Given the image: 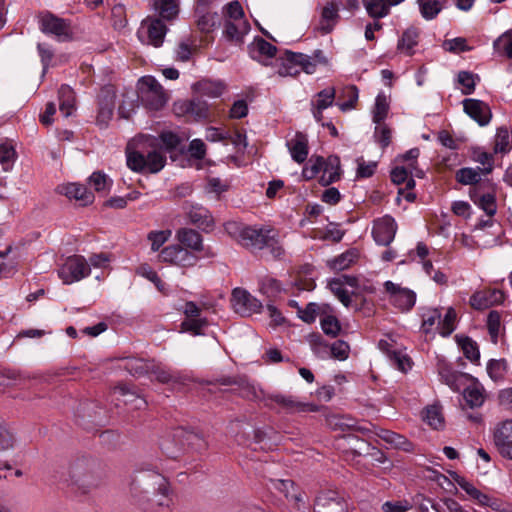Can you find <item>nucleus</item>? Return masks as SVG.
I'll list each match as a JSON object with an SVG mask.
<instances>
[{
	"label": "nucleus",
	"instance_id": "obj_1",
	"mask_svg": "<svg viewBox=\"0 0 512 512\" xmlns=\"http://www.w3.org/2000/svg\"><path fill=\"white\" fill-rule=\"evenodd\" d=\"M130 494L140 505L147 503L169 507V486L166 478L151 469L137 470L130 482Z\"/></svg>",
	"mask_w": 512,
	"mask_h": 512
},
{
	"label": "nucleus",
	"instance_id": "obj_2",
	"mask_svg": "<svg viewBox=\"0 0 512 512\" xmlns=\"http://www.w3.org/2000/svg\"><path fill=\"white\" fill-rule=\"evenodd\" d=\"M69 477L73 485L87 493L98 487L101 482L100 464L91 457L78 458L70 465Z\"/></svg>",
	"mask_w": 512,
	"mask_h": 512
},
{
	"label": "nucleus",
	"instance_id": "obj_3",
	"mask_svg": "<svg viewBox=\"0 0 512 512\" xmlns=\"http://www.w3.org/2000/svg\"><path fill=\"white\" fill-rule=\"evenodd\" d=\"M227 232L237 237L239 242L252 251L265 248V241L272 230L255 229L248 226H241L236 222H229L225 226Z\"/></svg>",
	"mask_w": 512,
	"mask_h": 512
},
{
	"label": "nucleus",
	"instance_id": "obj_4",
	"mask_svg": "<svg viewBox=\"0 0 512 512\" xmlns=\"http://www.w3.org/2000/svg\"><path fill=\"white\" fill-rule=\"evenodd\" d=\"M138 96L146 108L155 111L163 108L168 100L163 87L152 76L141 78Z\"/></svg>",
	"mask_w": 512,
	"mask_h": 512
},
{
	"label": "nucleus",
	"instance_id": "obj_5",
	"mask_svg": "<svg viewBox=\"0 0 512 512\" xmlns=\"http://www.w3.org/2000/svg\"><path fill=\"white\" fill-rule=\"evenodd\" d=\"M165 163L166 157L156 150L149 151L147 155L139 151L127 153V166L135 172L158 173L163 169Z\"/></svg>",
	"mask_w": 512,
	"mask_h": 512
},
{
	"label": "nucleus",
	"instance_id": "obj_6",
	"mask_svg": "<svg viewBox=\"0 0 512 512\" xmlns=\"http://www.w3.org/2000/svg\"><path fill=\"white\" fill-rule=\"evenodd\" d=\"M91 272L87 260L80 255L68 257L58 270L64 284H71L87 277Z\"/></svg>",
	"mask_w": 512,
	"mask_h": 512
},
{
	"label": "nucleus",
	"instance_id": "obj_7",
	"mask_svg": "<svg viewBox=\"0 0 512 512\" xmlns=\"http://www.w3.org/2000/svg\"><path fill=\"white\" fill-rule=\"evenodd\" d=\"M158 258L161 262L173 264L179 267H193L199 261V257L192 251L178 244L169 245L163 248Z\"/></svg>",
	"mask_w": 512,
	"mask_h": 512
},
{
	"label": "nucleus",
	"instance_id": "obj_8",
	"mask_svg": "<svg viewBox=\"0 0 512 512\" xmlns=\"http://www.w3.org/2000/svg\"><path fill=\"white\" fill-rule=\"evenodd\" d=\"M470 197L488 216L496 213L495 186L489 180L470 189Z\"/></svg>",
	"mask_w": 512,
	"mask_h": 512
},
{
	"label": "nucleus",
	"instance_id": "obj_9",
	"mask_svg": "<svg viewBox=\"0 0 512 512\" xmlns=\"http://www.w3.org/2000/svg\"><path fill=\"white\" fill-rule=\"evenodd\" d=\"M231 302L235 312L242 316L258 313L263 307L262 303L257 298L241 288H235L233 290Z\"/></svg>",
	"mask_w": 512,
	"mask_h": 512
},
{
	"label": "nucleus",
	"instance_id": "obj_10",
	"mask_svg": "<svg viewBox=\"0 0 512 512\" xmlns=\"http://www.w3.org/2000/svg\"><path fill=\"white\" fill-rule=\"evenodd\" d=\"M40 29L45 34H52L59 40H67L71 37L70 24L51 13L43 14L40 18Z\"/></svg>",
	"mask_w": 512,
	"mask_h": 512
},
{
	"label": "nucleus",
	"instance_id": "obj_11",
	"mask_svg": "<svg viewBox=\"0 0 512 512\" xmlns=\"http://www.w3.org/2000/svg\"><path fill=\"white\" fill-rule=\"evenodd\" d=\"M384 287L390 294L392 304L401 311H409L415 305L416 294L412 290L402 288L392 281H386Z\"/></svg>",
	"mask_w": 512,
	"mask_h": 512
},
{
	"label": "nucleus",
	"instance_id": "obj_12",
	"mask_svg": "<svg viewBox=\"0 0 512 512\" xmlns=\"http://www.w3.org/2000/svg\"><path fill=\"white\" fill-rule=\"evenodd\" d=\"M348 504L335 491H327L317 496L313 512H347Z\"/></svg>",
	"mask_w": 512,
	"mask_h": 512
},
{
	"label": "nucleus",
	"instance_id": "obj_13",
	"mask_svg": "<svg viewBox=\"0 0 512 512\" xmlns=\"http://www.w3.org/2000/svg\"><path fill=\"white\" fill-rule=\"evenodd\" d=\"M397 224L391 216H384L374 222L372 235L377 244L388 246L395 237Z\"/></svg>",
	"mask_w": 512,
	"mask_h": 512
},
{
	"label": "nucleus",
	"instance_id": "obj_14",
	"mask_svg": "<svg viewBox=\"0 0 512 512\" xmlns=\"http://www.w3.org/2000/svg\"><path fill=\"white\" fill-rule=\"evenodd\" d=\"M494 442L503 457L512 460V420L498 424L494 432Z\"/></svg>",
	"mask_w": 512,
	"mask_h": 512
},
{
	"label": "nucleus",
	"instance_id": "obj_15",
	"mask_svg": "<svg viewBox=\"0 0 512 512\" xmlns=\"http://www.w3.org/2000/svg\"><path fill=\"white\" fill-rule=\"evenodd\" d=\"M183 209L193 225L203 230L211 229L214 226L213 217L205 207L186 201L183 204Z\"/></svg>",
	"mask_w": 512,
	"mask_h": 512
},
{
	"label": "nucleus",
	"instance_id": "obj_16",
	"mask_svg": "<svg viewBox=\"0 0 512 512\" xmlns=\"http://www.w3.org/2000/svg\"><path fill=\"white\" fill-rule=\"evenodd\" d=\"M505 295L499 289H484L475 292L470 298V305L476 310L488 309L503 303Z\"/></svg>",
	"mask_w": 512,
	"mask_h": 512
},
{
	"label": "nucleus",
	"instance_id": "obj_17",
	"mask_svg": "<svg viewBox=\"0 0 512 512\" xmlns=\"http://www.w3.org/2000/svg\"><path fill=\"white\" fill-rule=\"evenodd\" d=\"M463 108L465 113L480 126H485L490 122L492 114L489 106L485 102L472 98L465 99L463 100Z\"/></svg>",
	"mask_w": 512,
	"mask_h": 512
},
{
	"label": "nucleus",
	"instance_id": "obj_18",
	"mask_svg": "<svg viewBox=\"0 0 512 512\" xmlns=\"http://www.w3.org/2000/svg\"><path fill=\"white\" fill-rule=\"evenodd\" d=\"M142 28L146 29L148 44L156 48L162 46L168 29L160 18L147 17L142 22Z\"/></svg>",
	"mask_w": 512,
	"mask_h": 512
},
{
	"label": "nucleus",
	"instance_id": "obj_19",
	"mask_svg": "<svg viewBox=\"0 0 512 512\" xmlns=\"http://www.w3.org/2000/svg\"><path fill=\"white\" fill-rule=\"evenodd\" d=\"M98 106L96 122L101 128H106L113 116L115 94L109 90L102 91L99 95Z\"/></svg>",
	"mask_w": 512,
	"mask_h": 512
},
{
	"label": "nucleus",
	"instance_id": "obj_20",
	"mask_svg": "<svg viewBox=\"0 0 512 512\" xmlns=\"http://www.w3.org/2000/svg\"><path fill=\"white\" fill-rule=\"evenodd\" d=\"M175 238L184 248L196 252L204 250L203 238L200 233L191 228H180L176 231Z\"/></svg>",
	"mask_w": 512,
	"mask_h": 512
},
{
	"label": "nucleus",
	"instance_id": "obj_21",
	"mask_svg": "<svg viewBox=\"0 0 512 512\" xmlns=\"http://www.w3.org/2000/svg\"><path fill=\"white\" fill-rule=\"evenodd\" d=\"M174 110L177 115H191L198 119L208 116V105L200 98L176 103Z\"/></svg>",
	"mask_w": 512,
	"mask_h": 512
},
{
	"label": "nucleus",
	"instance_id": "obj_22",
	"mask_svg": "<svg viewBox=\"0 0 512 512\" xmlns=\"http://www.w3.org/2000/svg\"><path fill=\"white\" fill-rule=\"evenodd\" d=\"M468 379L471 381V384L463 391L465 403L471 409L481 407L486 398L485 390L476 378L468 376Z\"/></svg>",
	"mask_w": 512,
	"mask_h": 512
},
{
	"label": "nucleus",
	"instance_id": "obj_23",
	"mask_svg": "<svg viewBox=\"0 0 512 512\" xmlns=\"http://www.w3.org/2000/svg\"><path fill=\"white\" fill-rule=\"evenodd\" d=\"M322 170L323 174L319 180L322 186H328L338 181L341 177L340 158L336 155H330L326 159L324 158V167Z\"/></svg>",
	"mask_w": 512,
	"mask_h": 512
},
{
	"label": "nucleus",
	"instance_id": "obj_24",
	"mask_svg": "<svg viewBox=\"0 0 512 512\" xmlns=\"http://www.w3.org/2000/svg\"><path fill=\"white\" fill-rule=\"evenodd\" d=\"M404 0H363L367 14L374 19L387 16L392 6L398 5Z\"/></svg>",
	"mask_w": 512,
	"mask_h": 512
},
{
	"label": "nucleus",
	"instance_id": "obj_25",
	"mask_svg": "<svg viewBox=\"0 0 512 512\" xmlns=\"http://www.w3.org/2000/svg\"><path fill=\"white\" fill-rule=\"evenodd\" d=\"M267 400L277 404L288 414L300 412L306 406L304 402L298 401L296 397L292 395H285L281 393H271L267 395Z\"/></svg>",
	"mask_w": 512,
	"mask_h": 512
},
{
	"label": "nucleus",
	"instance_id": "obj_26",
	"mask_svg": "<svg viewBox=\"0 0 512 512\" xmlns=\"http://www.w3.org/2000/svg\"><path fill=\"white\" fill-rule=\"evenodd\" d=\"M61 193L69 199H75L86 206L94 201V194L90 192L84 185L70 183L61 187Z\"/></svg>",
	"mask_w": 512,
	"mask_h": 512
},
{
	"label": "nucleus",
	"instance_id": "obj_27",
	"mask_svg": "<svg viewBox=\"0 0 512 512\" xmlns=\"http://www.w3.org/2000/svg\"><path fill=\"white\" fill-rule=\"evenodd\" d=\"M287 145L291 157L295 162L299 164L305 162L308 156V139L305 134L297 132L295 137L289 141Z\"/></svg>",
	"mask_w": 512,
	"mask_h": 512
},
{
	"label": "nucleus",
	"instance_id": "obj_28",
	"mask_svg": "<svg viewBox=\"0 0 512 512\" xmlns=\"http://www.w3.org/2000/svg\"><path fill=\"white\" fill-rule=\"evenodd\" d=\"M250 30V25L247 21H231L225 20L224 35L228 40L240 43L243 37Z\"/></svg>",
	"mask_w": 512,
	"mask_h": 512
},
{
	"label": "nucleus",
	"instance_id": "obj_29",
	"mask_svg": "<svg viewBox=\"0 0 512 512\" xmlns=\"http://www.w3.org/2000/svg\"><path fill=\"white\" fill-rule=\"evenodd\" d=\"M276 52L277 48L263 38H256L249 48L250 56L259 62L262 61V57H274Z\"/></svg>",
	"mask_w": 512,
	"mask_h": 512
},
{
	"label": "nucleus",
	"instance_id": "obj_30",
	"mask_svg": "<svg viewBox=\"0 0 512 512\" xmlns=\"http://www.w3.org/2000/svg\"><path fill=\"white\" fill-rule=\"evenodd\" d=\"M339 5L335 0H331L323 9L321 13V30L323 33H330L333 29L334 23L338 20Z\"/></svg>",
	"mask_w": 512,
	"mask_h": 512
},
{
	"label": "nucleus",
	"instance_id": "obj_31",
	"mask_svg": "<svg viewBox=\"0 0 512 512\" xmlns=\"http://www.w3.org/2000/svg\"><path fill=\"white\" fill-rule=\"evenodd\" d=\"M154 8L158 12L161 20H173L178 16L179 13V1L178 0H155Z\"/></svg>",
	"mask_w": 512,
	"mask_h": 512
},
{
	"label": "nucleus",
	"instance_id": "obj_32",
	"mask_svg": "<svg viewBox=\"0 0 512 512\" xmlns=\"http://www.w3.org/2000/svg\"><path fill=\"white\" fill-rule=\"evenodd\" d=\"M58 96L60 112L64 117H69L75 110V96L73 90L67 85H62L58 91Z\"/></svg>",
	"mask_w": 512,
	"mask_h": 512
},
{
	"label": "nucleus",
	"instance_id": "obj_33",
	"mask_svg": "<svg viewBox=\"0 0 512 512\" xmlns=\"http://www.w3.org/2000/svg\"><path fill=\"white\" fill-rule=\"evenodd\" d=\"M438 370L441 380L454 391H457L460 388L458 384L460 378H468L469 376L468 374L460 373L458 371L453 370V368L447 364H441Z\"/></svg>",
	"mask_w": 512,
	"mask_h": 512
},
{
	"label": "nucleus",
	"instance_id": "obj_34",
	"mask_svg": "<svg viewBox=\"0 0 512 512\" xmlns=\"http://www.w3.org/2000/svg\"><path fill=\"white\" fill-rule=\"evenodd\" d=\"M274 489L283 493L286 499L290 501L299 502L301 500L300 493L298 492L294 482L290 479H274L271 480Z\"/></svg>",
	"mask_w": 512,
	"mask_h": 512
},
{
	"label": "nucleus",
	"instance_id": "obj_35",
	"mask_svg": "<svg viewBox=\"0 0 512 512\" xmlns=\"http://www.w3.org/2000/svg\"><path fill=\"white\" fill-rule=\"evenodd\" d=\"M284 55H286L288 62L298 64L307 74L314 73L318 66L309 55L303 53H294L287 50Z\"/></svg>",
	"mask_w": 512,
	"mask_h": 512
},
{
	"label": "nucleus",
	"instance_id": "obj_36",
	"mask_svg": "<svg viewBox=\"0 0 512 512\" xmlns=\"http://www.w3.org/2000/svg\"><path fill=\"white\" fill-rule=\"evenodd\" d=\"M139 96L134 91H127L122 95V101L118 108L120 117L129 119L138 106Z\"/></svg>",
	"mask_w": 512,
	"mask_h": 512
},
{
	"label": "nucleus",
	"instance_id": "obj_37",
	"mask_svg": "<svg viewBox=\"0 0 512 512\" xmlns=\"http://www.w3.org/2000/svg\"><path fill=\"white\" fill-rule=\"evenodd\" d=\"M482 173L476 168H461L456 172V180L463 185L479 186L485 181H481Z\"/></svg>",
	"mask_w": 512,
	"mask_h": 512
},
{
	"label": "nucleus",
	"instance_id": "obj_38",
	"mask_svg": "<svg viewBox=\"0 0 512 512\" xmlns=\"http://www.w3.org/2000/svg\"><path fill=\"white\" fill-rule=\"evenodd\" d=\"M124 368L133 376L140 377L150 373L151 368H153V362L145 361L140 358H128Z\"/></svg>",
	"mask_w": 512,
	"mask_h": 512
},
{
	"label": "nucleus",
	"instance_id": "obj_39",
	"mask_svg": "<svg viewBox=\"0 0 512 512\" xmlns=\"http://www.w3.org/2000/svg\"><path fill=\"white\" fill-rule=\"evenodd\" d=\"M493 47L499 55L512 59V29L500 35L494 41Z\"/></svg>",
	"mask_w": 512,
	"mask_h": 512
},
{
	"label": "nucleus",
	"instance_id": "obj_40",
	"mask_svg": "<svg viewBox=\"0 0 512 512\" xmlns=\"http://www.w3.org/2000/svg\"><path fill=\"white\" fill-rule=\"evenodd\" d=\"M174 436L185 441L187 445L191 446L195 450H203L206 448L204 439L198 433L179 429L176 431Z\"/></svg>",
	"mask_w": 512,
	"mask_h": 512
},
{
	"label": "nucleus",
	"instance_id": "obj_41",
	"mask_svg": "<svg viewBox=\"0 0 512 512\" xmlns=\"http://www.w3.org/2000/svg\"><path fill=\"white\" fill-rule=\"evenodd\" d=\"M150 373L155 375V378L158 382L167 384V383H181V377L174 372L166 369L165 367L155 364L153 362V368H151Z\"/></svg>",
	"mask_w": 512,
	"mask_h": 512
},
{
	"label": "nucleus",
	"instance_id": "obj_42",
	"mask_svg": "<svg viewBox=\"0 0 512 512\" xmlns=\"http://www.w3.org/2000/svg\"><path fill=\"white\" fill-rule=\"evenodd\" d=\"M220 385L229 386V385H238L242 390V396L246 398L255 397V389L249 383L241 378L235 377H221L217 380Z\"/></svg>",
	"mask_w": 512,
	"mask_h": 512
},
{
	"label": "nucleus",
	"instance_id": "obj_43",
	"mask_svg": "<svg viewBox=\"0 0 512 512\" xmlns=\"http://www.w3.org/2000/svg\"><path fill=\"white\" fill-rule=\"evenodd\" d=\"M358 258V251L351 249L330 261V266L335 270H344L351 266Z\"/></svg>",
	"mask_w": 512,
	"mask_h": 512
},
{
	"label": "nucleus",
	"instance_id": "obj_44",
	"mask_svg": "<svg viewBox=\"0 0 512 512\" xmlns=\"http://www.w3.org/2000/svg\"><path fill=\"white\" fill-rule=\"evenodd\" d=\"M389 111V103L384 93L377 95L373 109V122L380 124L387 117Z\"/></svg>",
	"mask_w": 512,
	"mask_h": 512
},
{
	"label": "nucleus",
	"instance_id": "obj_45",
	"mask_svg": "<svg viewBox=\"0 0 512 512\" xmlns=\"http://www.w3.org/2000/svg\"><path fill=\"white\" fill-rule=\"evenodd\" d=\"M424 420L434 429H442L444 427V417L441 407L437 405L428 406L425 410Z\"/></svg>",
	"mask_w": 512,
	"mask_h": 512
},
{
	"label": "nucleus",
	"instance_id": "obj_46",
	"mask_svg": "<svg viewBox=\"0 0 512 512\" xmlns=\"http://www.w3.org/2000/svg\"><path fill=\"white\" fill-rule=\"evenodd\" d=\"M418 31L414 28L407 29L398 42V49L411 55L412 49L418 43Z\"/></svg>",
	"mask_w": 512,
	"mask_h": 512
},
{
	"label": "nucleus",
	"instance_id": "obj_47",
	"mask_svg": "<svg viewBox=\"0 0 512 512\" xmlns=\"http://www.w3.org/2000/svg\"><path fill=\"white\" fill-rule=\"evenodd\" d=\"M459 345L463 350V354L467 359L472 362H477L480 359V352L476 342L469 337L456 336Z\"/></svg>",
	"mask_w": 512,
	"mask_h": 512
},
{
	"label": "nucleus",
	"instance_id": "obj_48",
	"mask_svg": "<svg viewBox=\"0 0 512 512\" xmlns=\"http://www.w3.org/2000/svg\"><path fill=\"white\" fill-rule=\"evenodd\" d=\"M324 167V158L322 156H311L308 163L302 170V177L305 180L313 179Z\"/></svg>",
	"mask_w": 512,
	"mask_h": 512
},
{
	"label": "nucleus",
	"instance_id": "obj_49",
	"mask_svg": "<svg viewBox=\"0 0 512 512\" xmlns=\"http://www.w3.org/2000/svg\"><path fill=\"white\" fill-rule=\"evenodd\" d=\"M329 288L345 307L351 305V298L348 291L344 288V282L341 278L332 279L329 282Z\"/></svg>",
	"mask_w": 512,
	"mask_h": 512
},
{
	"label": "nucleus",
	"instance_id": "obj_50",
	"mask_svg": "<svg viewBox=\"0 0 512 512\" xmlns=\"http://www.w3.org/2000/svg\"><path fill=\"white\" fill-rule=\"evenodd\" d=\"M307 341L318 357L326 358L329 356L328 345L324 342L321 334L311 333L307 336Z\"/></svg>",
	"mask_w": 512,
	"mask_h": 512
},
{
	"label": "nucleus",
	"instance_id": "obj_51",
	"mask_svg": "<svg viewBox=\"0 0 512 512\" xmlns=\"http://www.w3.org/2000/svg\"><path fill=\"white\" fill-rule=\"evenodd\" d=\"M456 316V311L450 307L447 310L444 319L438 322L437 329L442 336H449L455 330L454 322L456 320Z\"/></svg>",
	"mask_w": 512,
	"mask_h": 512
},
{
	"label": "nucleus",
	"instance_id": "obj_52",
	"mask_svg": "<svg viewBox=\"0 0 512 512\" xmlns=\"http://www.w3.org/2000/svg\"><path fill=\"white\" fill-rule=\"evenodd\" d=\"M281 290V284L275 278L264 277L260 281V291L269 298L276 297Z\"/></svg>",
	"mask_w": 512,
	"mask_h": 512
},
{
	"label": "nucleus",
	"instance_id": "obj_53",
	"mask_svg": "<svg viewBox=\"0 0 512 512\" xmlns=\"http://www.w3.org/2000/svg\"><path fill=\"white\" fill-rule=\"evenodd\" d=\"M422 16L427 19L435 18L441 11V5L437 0H418Z\"/></svg>",
	"mask_w": 512,
	"mask_h": 512
},
{
	"label": "nucleus",
	"instance_id": "obj_54",
	"mask_svg": "<svg viewBox=\"0 0 512 512\" xmlns=\"http://www.w3.org/2000/svg\"><path fill=\"white\" fill-rule=\"evenodd\" d=\"M458 485L461 489H463L470 497L477 500L480 504H487L488 497L483 494L480 490H478L472 483L467 481L464 478H460L457 480Z\"/></svg>",
	"mask_w": 512,
	"mask_h": 512
},
{
	"label": "nucleus",
	"instance_id": "obj_55",
	"mask_svg": "<svg viewBox=\"0 0 512 512\" xmlns=\"http://www.w3.org/2000/svg\"><path fill=\"white\" fill-rule=\"evenodd\" d=\"M501 326V315L498 311L492 310L487 317V328L493 343H497Z\"/></svg>",
	"mask_w": 512,
	"mask_h": 512
},
{
	"label": "nucleus",
	"instance_id": "obj_56",
	"mask_svg": "<svg viewBox=\"0 0 512 512\" xmlns=\"http://www.w3.org/2000/svg\"><path fill=\"white\" fill-rule=\"evenodd\" d=\"M320 324L323 332L327 336L333 338L336 337L341 330V326L338 319L333 315H326L323 318H321Z\"/></svg>",
	"mask_w": 512,
	"mask_h": 512
},
{
	"label": "nucleus",
	"instance_id": "obj_57",
	"mask_svg": "<svg viewBox=\"0 0 512 512\" xmlns=\"http://www.w3.org/2000/svg\"><path fill=\"white\" fill-rule=\"evenodd\" d=\"M199 89L203 95L219 97L223 93L225 86L221 82L204 80L199 83Z\"/></svg>",
	"mask_w": 512,
	"mask_h": 512
},
{
	"label": "nucleus",
	"instance_id": "obj_58",
	"mask_svg": "<svg viewBox=\"0 0 512 512\" xmlns=\"http://www.w3.org/2000/svg\"><path fill=\"white\" fill-rule=\"evenodd\" d=\"M170 230L151 231L147 239L151 242L152 251H158L170 238Z\"/></svg>",
	"mask_w": 512,
	"mask_h": 512
},
{
	"label": "nucleus",
	"instance_id": "obj_59",
	"mask_svg": "<svg viewBox=\"0 0 512 512\" xmlns=\"http://www.w3.org/2000/svg\"><path fill=\"white\" fill-rule=\"evenodd\" d=\"M208 324L205 318H189L181 323L182 331L191 332L194 335L202 334V329Z\"/></svg>",
	"mask_w": 512,
	"mask_h": 512
},
{
	"label": "nucleus",
	"instance_id": "obj_60",
	"mask_svg": "<svg viewBox=\"0 0 512 512\" xmlns=\"http://www.w3.org/2000/svg\"><path fill=\"white\" fill-rule=\"evenodd\" d=\"M89 183L95 191L103 192L110 187L112 181L107 177L106 174L100 171H96L89 177Z\"/></svg>",
	"mask_w": 512,
	"mask_h": 512
},
{
	"label": "nucleus",
	"instance_id": "obj_61",
	"mask_svg": "<svg viewBox=\"0 0 512 512\" xmlns=\"http://www.w3.org/2000/svg\"><path fill=\"white\" fill-rule=\"evenodd\" d=\"M219 24L220 16L217 13H206L197 22L198 28L203 32H210Z\"/></svg>",
	"mask_w": 512,
	"mask_h": 512
},
{
	"label": "nucleus",
	"instance_id": "obj_62",
	"mask_svg": "<svg viewBox=\"0 0 512 512\" xmlns=\"http://www.w3.org/2000/svg\"><path fill=\"white\" fill-rule=\"evenodd\" d=\"M475 78L479 79L477 75H474L468 71H461L458 74V82L463 86L462 93L469 95L475 90Z\"/></svg>",
	"mask_w": 512,
	"mask_h": 512
},
{
	"label": "nucleus",
	"instance_id": "obj_63",
	"mask_svg": "<svg viewBox=\"0 0 512 512\" xmlns=\"http://www.w3.org/2000/svg\"><path fill=\"white\" fill-rule=\"evenodd\" d=\"M441 313L438 309H428L422 315V330L424 333L428 334L432 327L435 325L436 321H440Z\"/></svg>",
	"mask_w": 512,
	"mask_h": 512
},
{
	"label": "nucleus",
	"instance_id": "obj_64",
	"mask_svg": "<svg viewBox=\"0 0 512 512\" xmlns=\"http://www.w3.org/2000/svg\"><path fill=\"white\" fill-rule=\"evenodd\" d=\"M411 504L407 500H392L382 504L383 512H407L411 509Z\"/></svg>",
	"mask_w": 512,
	"mask_h": 512
}]
</instances>
